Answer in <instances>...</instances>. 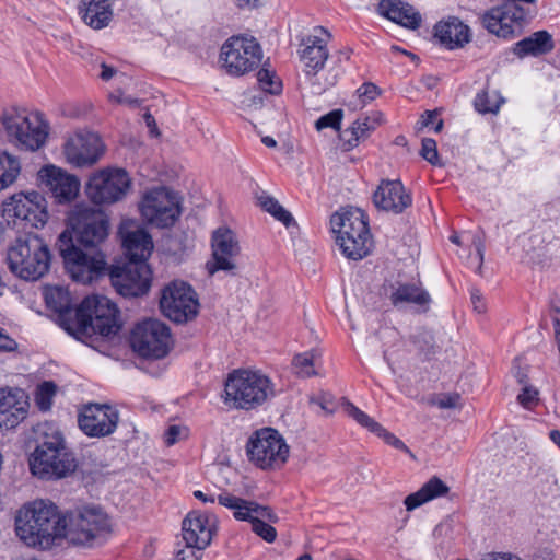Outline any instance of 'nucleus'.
Instances as JSON below:
<instances>
[{
	"instance_id": "obj_1",
	"label": "nucleus",
	"mask_w": 560,
	"mask_h": 560,
	"mask_svg": "<svg viewBox=\"0 0 560 560\" xmlns=\"http://www.w3.org/2000/svg\"><path fill=\"white\" fill-rule=\"evenodd\" d=\"M69 221L71 230L58 236L56 247L71 278L90 283L107 269L105 255L96 248L108 236V219L100 210L78 207Z\"/></svg>"
},
{
	"instance_id": "obj_2",
	"label": "nucleus",
	"mask_w": 560,
	"mask_h": 560,
	"mask_svg": "<svg viewBox=\"0 0 560 560\" xmlns=\"http://www.w3.org/2000/svg\"><path fill=\"white\" fill-rule=\"evenodd\" d=\"M47 306L58 313L63 319L73 314V319L67 325V331L79 340L94 335L110 337L118 332L119 311L107 298L93 295L85 298L79 307L72 312L68 293L59 287L45 291Z\"/></svg>"
},
{
	"instance_id": "obj_3",
	"label": "nucleus",
	"mask_w": 560,
	"mask_h": 560,
	"mask_svg": "<svg viewBox=\"0 0 560 560\" xmlns=\"http://www.w3.org/2000/svg\"><path fill=\"white\" fill-rule=\"evenodd\" d=\"M18 537L30 547L51 548L66 538L67 517L50 501L36 500L24 505L15 517Z\"/></svg>"
},
{
	"instance_id": "obj_4",
	"label": "nucleus",
	"mask_w": 560,
	"mask_h": 560,
	"mask_svg": "<svg viewBox=\"0 0 560 560\" xmlns=\"http://www.w3.org/2000/svg\"><path fill=\"white\" fill-rule=\"evenodd\" d=\"M35 433L37 445L30 459L32 474L44 480H58L71 475L77 468V460L59 428L44 422L37 425Z\"/></svg>"
},
{
	"instance_id": "obj_5",
	"label": "nucleus",
	"mask_w": 560,
	"mask_h": 560,
	"mask_svg": "<svg viewBox=\"0 0 560 560\" xmlns=\"http://www.w3.org/2000/svg\"><path fill=\"white\" fill-rule=\"evenodd\" d=\"M275 396L271 380L260 371L238 369L224 383V402L231 408L253 410Z\"/></svg>"
},
{
	"instance_id": "obj_6",
	"label": "nucleus",
	"mask_w": 560,
	"mask_h": 560,
	"mask_svg": "<svg viewBox=\"0 0 560 560\" xmlns=\"http://www.w3.org/2000/svg\"><path fill=\"white\" fill-rule=\"evenodd\" d=\"M330 224L332 232L337 234V244L347 258L360 260L369 255L372 238L362 210L350 208L336 212Z\"/></svg>"
},
{
	"instance_id": "obj_7",
	"label": "nucleus",
	"mask_w": 560,
	"mask_h": 560,
	"mask_svg": "<svg viewBox=\"0 0 560 560\" xmlns=\"http://www.w3.org/2000/svg\"><path fill=\"white\" fill-rule=\"evenodd\" d=\"M50 252L43 238L26 234L15 240L8 249L10 270L23 280H38L49 270Z\"/></svg>"
},
{
	"instance_id": "obj_8",
	"label": "nucleus",
	"mask_w": 560,
	"mask_h": 560,
	"mask_svg": "<svg viewBox=\"0 0 560 560\" xmlns=\"http://www.w3.org/2000/svg\"><path fill=\"white\" fill-rule=\"evenodd\" d=\"M1 124L8 140L20 149L34 152L46 143L49 127L38 113L10 107L3 110Z\"/></svg>"
},
{
	"instance_id": "obj_9",
	"label": "nucleus",
	"mask_w": 560,
	"mask_h": 560,
	"mask_svg": "<svg viewBox=\"0 0 560 560\" xmlns=\"http://www.w3.org/2000/svg\"><path fill=\"white\" fill-rule=\"evenodd\" d=\"M2 217L20 229L42 228L48 220L46 199L37 191L15 194L3 201Z\"/></svg>"
},
{
	"instance_id": "obj_10",
	"label": "nucleus",
	"mask_w": 560,
	"mask_h": 560,
	"mask_svg": "<svg viewBox=\"0 0 560 560\" xmlns=\"http://www.w3.org/2000/svg\"><path fill=\"white\" fill-rule=\"evenodd\" d=\"M66 517V538L73 544L85 545L106 538L112 530L108 515L98 506H83L68 513Z\"/></svg>"
},
{
	"instance_id": "obj_11",
	"label": "nucleus",
	"mask_w": 560,
	"mask_h": 560,
	"mask_svg": "<svg viewBox=\"0 0 560 560\" xmlns=\"http://www.w3.org/2000/svg\"><path fill=\"white\" fill-rule=\"evenodd\" d=\"M218 502L234 510V516L238 521H247L252 524L253 532L267 542H273L277 538V530L269 523H277V514L267 505L244 500L230 493H222Z\"/></svg>"
},
{
	"instance_id": "obj_12",
	"label": "nucleus",
	"mask_w": 560,
	"mask_h": 560,
	"mask_svg": "<svg viewBox=\"0 0 560 560\" xmlns=\"http://www.w3.org/2000/svg\"><path fill=\"white\" fill-rule=\"evenodd\" d=\"M172 343L168 326L155 318L138 323L131 331L130 345L135 352L142 358L162 359Z\"/></svg>"
},
{
	"instance_id": "obj_13",
	"label": "nucleus",
	"mask_w": 560,
	"mask_h": 560,
	"mask_svg": "<svg viewBox=\"0 0 560 560\" xmlns=\"http://www.w3.org/2000/svg\"><path fill=\"white\" fill-rule=\"evenodd\" d=\"M220 59L229 74L238 77L260 63L262 51L254 37L232 36L222 45Z\"/></svg>"
},
{
	"instance_id": "obj_14",
	"label": "nucleus",
	"mask_w": 560,
	"mask_h": 560,
	"mask_svg": "<svg viewBox=\"0 0 560 560\" xmlns=\"http://www.w3.org/2000/svg\"><path fill=\"white\" fill-rule=\"evenodd\" d=\"M249 459L262 469L281 467L289 456V446L271 428L257 431L247 444Z\"/></svg>"
},
{
	"instance_id": "obj_15",
	"label": "nucleus",
	"mask_w": 560,
	"mask_h": 560,
	"mask_svg": "<svg viewBox=\"0 0 560 560\" xmlns=\"http://www.w3.org/2000/svg\"><path fill=\"white\" fill-rule=\"evenodd\" d=\"M199 302L196 292L184 281H173L161 292L160 308L171 320L187 323L198 314Z\"/></svg>"
},
{
	"instance_id": "obj_16",
	"label": "nucleus",
	"mask_w": 560,
	"mask_h": 560,
	"mask_svg": "<svg viewBox=\"0 0 560 560\" xmlns=\"http://www.w3.org/2000/svg\"><path fill=\"white\" fill-rule=\"evenodd\" d=\"M131 186L128 173L122 168H105L93 174L86 184V195L95 205L121 200Z\"/></svg>"
},
{
	"instance_id": "obj_17",
	"label": "nucleus",
	"mask_w": 560,
	"mask_h": 560,
	"mask_svg": "<svg viewBox=\"0 0 560 560\" xmlns=\"http://www.w3.org/2000/svg\"><path fill=\"white\" fill-rule=\"evenodd\" d=\"M139 207L143 220L158 228L174 225L180 214L177 196L166 187L148 191Z\"/></svg>"
},
{
	"instance_id": "obj_18",
	"label": "nucleus",
	"mask_w": 560,
	"mask_h": 560,
	"mask_svg": "<svg viewBox=\"0 0 560 560\" xmlns=\"http://www.w3.org/2000/svg\"><path fill=\"white\" fill-rule=\"evenodd\" d=\"M109 278L117 293L126 298H137L148 293L152 272L144 261L127 260L121 265H113Z\"/></svg>"
},
{
	"instance_id": "obj_19",
	"label": "nucleus",
	"mask_w": 560,
	"mask_h": 560,
	"mask_svg": "<svg viewBox=\"0 0 560 560\" xmlns=\"http://www.w3.org/2000/svg\"><path fill=\"white\" fill-rule=\"evenodd\" d=\"M105 151L101 137L89 130H78L69 136L63 153L67 161L75 167H90L97 163Z\"/></svg>"
},
{
	"instance_id": "obj_20",
	"label": "nucleus",
	"mask_w": 560,
	"mask_h": 560,
	"mask_svg": "<svg viewBox=\"0 0 560 560\" xmlns=\"http://www.w3.org/2000/svg\"><path fill=\"white\" fill-rule=\"evenodd\" d=\"M119 422L118 410L107 404H88L78 415L80 430L90 438H104L113 434Z\"/></svg>"
},
{
	"instance_id": "obj_21",
	"label": "nucleus",
	"mask_w": 560,
	"mask_h": 560,
	"mask_svg": "<svg viewBox=\"0 0 560 560\" xmlns=\"http://www.w3.org/2000/svg\"><path fill=\"white\" fill-rule=\"evenodd\" d=\"M212 258L206 268L210 276L218 271L236 275L235 259L240 255V245L234 232L228 228H219L212 235Z\"/></svg>"
},
{
	"instance_id": "obj_22",
	"label": "nucleus",
	"mask_w": 560,
	"mask_h": 560,
	"mask_svg": "<svg viewBox=\"0 0 560 560\" xmlns=\"http://www.w3.org/2000/svg\"><path fill=\"white\" fill-rule=\"evenodd\" d=\"M383 290L396 308L413 305L420 313H427L430 308L431 296L419 281L396 280L385 284Z\"/></svg>"
},
{
	"instance_id": "obj_23",
	"label": "nucleus",
	"mask_w": 560,
	"mask_h": 560,
	"mask_svg": "<svg viewBox=\"0 0 560 560\" xmlns=\"http://www.w3.org/2000/svg\"><path fill=\"white\" fill-rule=\"evenodd\" d=\"M526 11L514 2H504L487 11L482 16L483 26L499 37L508 38L514 33V25L526 19Z\"/></svg>"
},
{
	"instance_id": "obj_24",
	"label": "nucleus",
	"mask_w": 560,
	"mask_h": 560,
	"mask_svg": "<svg viewBox=\"0 0 560 560\" xmlns=\"http://www.w3.org/2000/svg\"><path fill=\"white\" fill-rule=\"evenodd\" d=\"M39 179L57 202L63 203L74 199L79 192L80 183L75 176L63 172L54 165L43 167L38 172Z\"/></svg>"
},
{
	"instance_id": "obj_25",
	"label": "nucleus",
	"mask_w": 560,
	"mask_h": 560,
	"mask_svg": "<svg viewBox=\"0 0 560 560\" xmlns=\"http://www.w3.org/2000/svg\"><path fill=\"white\" fill-rule=\"evenodd\" d=\"M28 412V401L21 389H0V430L13 429Z\"/></svg>"
},
{
	"instance_id": "obj_26",
	"label": "nucleus",
	"mask_w": 560,
	"mask_h": 560,
	"mask_svg": "<svg viewBox=\"0 0 560 560\" xmlns=\"http://www.w3.org/2000/svg\"><path fill=\"white\" fill-rule=\"evenodd\" d=\"M375 206L385 211L401 213L412 203L400 180H382L373 195Z\"/></svg>"
},
{
	"instance_id": "obj_27",
	"label": "nucleus",
	"mask_w": 560,
	"mask_h": 560,
	"mask_svg": "<svg viewBox=\"0 0 560 560\" xmlns=\"http://www.w3.org/2000/svg\"><path fill=\"white\" fill-rule=\"evenodd\" d=\"M183 539L189 548L205 549L212 539L208 518L199 512L189 513L183 521Z\"/></svg>"
},
{
	"instance_id": "obj_28",
	"label": "nucleus",
	"mask_w": 560,
	"mask_h": 560,
	"mask_svg": "<svg viewBox=\"0 0 560 560\" xmlns=\"http://www.w3.org/2000/svg\"><path fill=\"white\" fill-rule=\"evenodd\" d=\"M119 234L121 235L127 260L147 262L153 249L151 235L143 229L125 231L124 228H120Z\"/></svg>"
},
{
	"instance_id": "obj_29",
	"label": "nucleus",
	"mask_w": 560,
	"mask_h": 560,
	"mask_svg": "<svg viewBox=\"0 0 560 560\" xmlns=\"http://www.w3.org/2000/svg\"><path fill=\"white\" fill-rule=\"evenodd\" d=\"M301 46L300 59L304 65V71L307 75H315L323 69L329 56L326 42L317 36H307Z\"/></svg>"
},
{
	"instance_id": "obj_30",
	"label": "nucleus",
	"mask_w": 560,
	"mask_h": 560,
	"mask_svg": "<svg viewBox=\"0 0 560 560\" xmlns=\"http://www.w3.org/2000/svg\"><path fill=\"white\" fill-rule=\"evenodd\" d=\"M378 11L388 20L405 27L416 30L421 24V15L410 4L400 0H382Z\"/></svg>"
},
{
	"instance_id": "obj_31",
	"label": "nucleus",
	"mask_w": 560,
	"mask_h": 560,
	"mask_svg": "<svg viewBox=\"0 0 560 560\" xmlns=\"http://www.w3.org/2000/svg\"><path fill=\"white\" fill-rule=\"evenodd\" d=\"M435 37L450 49L463 47L470 40L469 27L457 18L435 25Z\"/></svg>"
},
{
	"instance_id": "obj_32",
	"label": "nucleus",
	"mask_w": 560,
	"mask_h": 560,
	"mask_svg": "<svg viewBox=\"0 0 560 560\" xmlns=\"http://www.w3.org/2000/svg\"><path fill=\"white\" fill-rule=\"evenodd\" d=\"M555 49V42L552 35L548 31H537L529 36L517 42L513 47V52L518 58L526 56H542L551 52Z\"/></svg>"
},
{
	"instance_id": "obj_33",
	"label": "nucleus",
	"mask_w": 560,
	"mask_h": 560,
	"mask_svg": "<svg viewBox=\"0 0 560 560\" xmlns=\"http://www.w3.org/2000/svg\"><path fill=\"white\" fill-rule=\"evenodd\" d=\"M450 488L438 477H432L418 491L405 498L407 511H413L422 504L447 494Z\"/></svg>"
},
{
	"instance_id": "obj_34",
	"label": "nucleus",
	"mask_w": 560,
	"mask_h": 560,
	"mask_svg": "<svg viewBox=\"0 0 560 560\" xmlns=\"http://www.w3.org/2000/svg\"><path fill=\"white\" fill-rule=\"evenodd\" d=\"M21 171L20 161L7 151L0 152V190L12 185Z\"/></svg>"
},
{
	"instance_id": "obj_35",
	"label": "nucleus",
	"mask_w": 560,
	"mask_h": 560,
	"mask_svg": "<svg viewBox=\"0 0 560 560\" xmlns=\"http://www.w3.org/2000/svg\"><path fill=\"white\" fill-rule=\"evenodd\" d=\"M318 358V353L314 350L296 354L292 361L294 373L300 377H311L316 375L317 373L314 366Z\"/></svg>"
},
{
	"instance_id": "obj_36",
	"label": "nucleus",
	"mask_w": 560,
	"mask_h": 560,
	"mask_svg": "<svg viewBox=\"0 0 560 560\" xmlns=\"http://www.w3.org/2000/svg\"><path fill=\"white\" fill-rule=\"evenodd\" d=\"M503 103L504 98L498 92L490 95L488 90H482L476 95L474 106L480 114H497Z\"/></svg>"
},
{
	"instance_id": "obj_37",
	"label": "nucleus",
	"mask_w": 560,
	"mask_h": 560,
	"mask_svg": "<svg viewBox=\"0 0 560 560\" xmlns=\"http://www.w3.org/2000/svg\"><path fill=\"white\" fill-rule=\"evenodd\" d=\"M412 343L418 350L419 354L424 359H430L436 353V345L434 336L431 331L421 329L411 336Z\"/></svg>"
},
{
	"instance_id": "obj_38",
	"label": "nucleus",
	"mask_w": 560,
	"mask_h": 560,
	"mask_svg": "<svg viewBox=\"0 0 560 560\" xmlns=\"http://www.w3.org/2000/svg\"><path fill=\"white\" fill-rule=\"evenodd\" d=\"M384 122V115L381 112H372L370 115L359 117L353 121V129L365 140L370 135Z\"/></svg>"
},
{
	"instance_id": "obj_39",
	"label": "nucleus",
	"mask_w": 560,
	"mask_h": 560,
	"mask_svg": "<svg viewBox=\"0 0 560 560\" xmlns=\"http://www.w3.org/2000/svg\"><path fill=\"white\" fill-rule=\"evenodd\" d=\"M56 385L52 382H43L37 386L35 393V402L42 411L50 409L52 398L56 395Z\"/></svg>"
},
{
	"instance_id": "obj_40",
	"label": "nucleus",
	"mask_w": 560,
	"mask_h": 560,
	"mask_svg": "<svg viewBox=\"0 0 560 560\" xmlns=\"http://www.w3.org/2000/svg\"><path fill=\"white\" fill-rule=\"evenodd\" d=\"M346 410L348 415L353 418L360 425L366 428L372 433L382 432V424L376 422L373 418L360 410L351 402H347Z\"/></svg>"
},
{
	"instance_id": "obj_41",
	"label": "nucleus",
	"mask_w": 560,
	"mask_h": 560,
	"mask_svg": "<svg viewBox=\"0 0 560 560\" xmlns=\"http://www.w3.org/2000/svg\"><path fill=\"white\" fill-rule=\"evenodd\" d=\"M257 82L264 92L270 94H279L282 90L281 81L276 77L275 72L265 68L258 71Z\"/></svg>"
},
{
	"instance_id": "obj_42",
	"label": "nucleus",
	"mask_w": 560,
	"mask_h": 560,
	"mask_svg": "<svg viewBox=\"0 0 560 560\" xmlns=\"http://www.w3.org/2000/svg\"><path fill=\"white\" fill-rule=\"evenodd\" d=\"M343 113L341 109H334L328 114L319 117L315 122V128L320 131L325 128L339 129Z\"/></svg>"
},
{
	"instance_id": "obj_43",
	"label": "nucleus",
	"mask_w": 560,
	"mask_h": 560,
	"mask_svg": "<svg viewBox=\"0 0 560 560\" xmlns=\"http://www.w3.org/2000/svg\"><path fill=\"white\" fill-rule=\"evenodd\" d=\"M380 94L381 89L372 82H365L357 90V95L361 106L374 101Z\"/></svg>"
},
{
	"instance_id": "obj_44",
	"label": "nucleus",
	"mask_w": 560,
	"mask_h": 560,
	"mask_svg": "<svg viewBox=\"0 0 560 560\" xmlns=\"http://www.w3.org/2000/svg\"><path fill=\"white\" fill-rule=\"evenodd\" d=\"M420 154L430 164H432V165L440 164L436 142L434 139H431V138L422 139Z\"/></svg>"
},
{
	"instance_id": "obj_45",
	"label": "nucleus",
	"mask_w": 560,
	"mask_h": 560,
	"mask_svg": "<svg viewBox=\"0 0 560 560\" xmlns=\"http://www.w3.org/2000/svg\"><path fill=\"white\" fill-rule=\"evenodd\" d=\"M538 390L530 386L524 385L522 392L517 395V401L527 409H532L534 406L538 404Z\"/></svg>"
},
{
	"instance_id": "obj_46",
	"label": "nucleus",
	"mask_w": 560,
	"mask_h": 560,
	"mask_svg": "<svg viewBox=\"0 0 560 560\" xmlns=\"http://www.w3.org/2000/svg\"><path fill=\"white\" fill-rule=\"evenodd\" d=\"M311 402L316 404L326 415H331L337 408L336 398L330 393H320L316 397L311 398Z\"/></svg>"
},
{
	"instance_id": "obj_47",
	"label": "nucleus",
	"mask_w": 560,
	"mask_h": 560,
	"mask_svg": "<svg viewBox=\"0 0 560 560\" xmlns=\"http://www.w3.org/2000/svg\"><path fill=\"white\" fill-rule=\"evenodd\" d=\"M188 429L186 427L173 424L167 428L164 433L165 443L171 446L177 443L178 441L187 438Z\"/></svg>"
},
{
	"instance_id": "obj_48",
	"label": "nucleus",
	"mask_w": 560,
	"mask_h": 560,
	"mask_svg": "<svg viewBox=\"0 0 560 560\" xmlns=\"http://www.w3.org/2000/svg\"><path fill=\"white\" fill-rule=\"evenodd\" d=\"M340 139L343 142L345 150H351L355 148L360 141H363L359 136V131L353 129V125L341 132Z\"/></svg>"
},
{
	"instance_id": "obj_49",
	"label": "nucleus",
	"mask_w": 560,
	"mask_h": 560,
	"mask_svg": "<svg viewBox=\"0 0 560 560\" xmlns=\"http://www.w3.org/2000/svg\"><path fill=\"white\" fill-rule=\"evenodd\" d=\"M376 435L382 438L387 444L392 445L393 447L400 450L410 456H413L409 447L397 436H395L393 433L388 432L386 429L382 427V432H376Z\"/></svg>"
},
{
	"instance_id": "obj_50",
	"label": "nucleus",
	"mask_w": 560,
	"mask_h": 560,
	"mask_svg": "<svg viewBox=\"0 0 560 560\" xmlns=\"http://www.w3.org/2000/svg\"><path fill=\"white\" fill-rule=\"evenodd\" d=\"M459 400L458 394H446L438 398L434 404L441 409H452L459 406Z\"/></svg>"
},
{
	"instance_id": "obj_51",
	"label": "nucleus",
	"mask_w": 560,
	"mask_h": 560,
	"mask_svg": "<svg viewBox=\"0 0 560 560\" xmlns=\"http://www.w3.org/2000/svg\"><path fill=\"white\" fill-rule=\"evenodd\" d=\"M270 214L282 222L287 228L295 223L292 214L287 211L280 203L278 207H276L275 211L270 212Z\"/></svg>"
},
{
	"instance_id": "obj_52",
	"label": "nucleus",
	"mask_w": 560,
	"mask_h": 560,
	"mask_svg": "<svg viewBox=\"0 0 560 560\" xmlns=\"http://www.w3.org/2000/svg\"><path fill=\"white\" fill-rule=\"evenodd\" d=\"M18 348L16 341L10 336L0 331V350L1 351H14Z\"/></svg>"
},
{
	"instance_id": "obj_53",
	"label": "nucleus",
	"mask_w": 560,
	"mask_h": 560,
	"mask_svg": "<svg viewBox=\"0 0 560 560\" xmlns=\"http://www.w3.org/2000/svg\"><path fill=\"white\" fill-rule=\"evenodd\" d=\"M259 206L267 212H271V211H275L276 210V207L279 206V202L278 200H276L273 197L271 196H260L259 199Z\"/></svg>"
},
{
	"instance_id": "obj_54",
	"label": "nucleus",
	"mask_w": 560,
	"mask_h": 560,
	"mask_svg": "<svg viewBox=\"0 0 560 560\" xmlns=\"http://www.w3.org/2000/svg\"><path fill=\"white\" fill-rule=\"evenodd\" d=\"M471 303L474 305V310L478 313H483L486 310V305L482 301L481 293L479 290L471 291Z\"/></svg>"
},
{
	"instance_id": "obj_55",
	"label": "nucleus",
	"mask_w": 560,
	"mask_h": 560,
	"mask_svg": "<svg viewBox=\"0 0 560 560\" xmlns=\"http://www.w3.org/2000/svg\"><path fill=\"white\" fill-rule=\"evenodd\" d=\"M481 560H522V559L512 553L493 552V553L486 555Z\"/></svg>"
},
{
	"instance_id": "obj_56",
	"label": "nucleus",
	"mask_w": 560,
	"mask_h": 560,
	"mask_svg": "<svg viewBox=\"0 0 560 560\" xmlns=\"http://www.w3.org/2000/svg\"><path fill=\"white\" fill-rule=\"evenodd\" d=\"M472 243H474V245L476 247L477 256H478V259H479V265H478L477 271L480 272L481 265H482L483 257H485V245H483V242L481 241L480 237H474Z\"/></svg>"
},
{
	"instance_id": "obj_57",
	"label": "nucleus",
	"mask_w": 560,
	"mask_h": 560,
	"mask_svg": "<svg viewBox=\"0 0 560 560\" xmlns=\"http://www.w3.org/2000/svg\"><path fill=\"white\" fill-rule=\"evenodd\" d=\"M236 5L241 9H255L265 3L266 0H235Z\"/></svg>"
},
{
	"instance_id": "obj_58",
	"label": "nucleus",
	"mask_w": 560,
	"mask_h": 560,
	"mask_svg": "<svg viewBox=\"0 0 560 560\" xmlns=\"http://www.w3.org/2000/svg\"><path fill=\"white\" fill-rule=\"evenodd\" d=\"M187 550H179L176 555V560H198L195 548L187 547Z\"/></svg>"
},
{
	"instance_id": "obj_59",
	"label": "nucleus",
	"mask_w": 560,
	"mask_h": 560,
	"mask_svg": "<svg viewBox=\"0 0 560 560\" xmlns=\"http://www.w3.org/2000/svg\"><path fill=\"white\" fill-rule=\"evenodd\" d=\"M101 68L102 72L100 73V77L104 81L110 80L116 73V69L114 67L106 65L105 62L101 63Z\"/></svg>"
},
{
	"instance_id": "obj_60",
	"label": "nucleus",
	"mask_w": 560,
	"mask_h": 560,
	"mask_svg": "<svg viewBox=\"0 0 560 560\" xmlns=\"http://www.w3.org/2000/svg\"><path fill=\"white\" fill-rule=\"evenodd\" d=\"M435 118H436L435 112L427 110L422 114L419 124L421 125V128H425V127H429L430 125H432Z\"/></svg>"
},
{
	"instance_id": "obj_61",
	"label": "nucleus",
	"mask_w": 560,
	"mask_h": 560,
	"mask_svg": "<svg viewBox=\"0 0 560 560\" xmlns=\"http://www.w3.org/2000/svg\"><path fill=\"white\" fill-rule=\"evenodd\" d=\"M109 100L113 102H116V103H125V104H129V105L138 103L137 100H133L130 97H124L121 92H119V94H115V93L110 94Z\"/></svg>"
},
{
	"instance_id": "obj_62",
	"label": "nucleus",
	"mask_w": 560,
	"mask_h": 560,
	"mask_svg": "<svg viewBox=\"0 0 560 560\" xmlns=\"http://www.w3.org/2000/svg\"><path fill=\"white\" fill-rule=\"evenodd\" d=\"M144 120L147 122V126L150 129L151 135L158 136L159 132H158V127H156V122H155L154 117L151 114L147 113L144 115Z\"/></svg>"
},
{
	"instance_id": "obj_63",
	"label": "nucleus",
	"mask_w": 560,
	"mask_h": 560,
	"mask_svg": "<svg viewBox=\"0 0 560 560\" xmlns=\"http://www.w3.org/2000/svg\"><path fill=\"white\" fill-rule=\"evenodd\" d=\"M194 495H195V498H197V499H199V500H201L202 502H206V503H207V502H209V503H214V501H215V499H214V497H213V495H207V494H205V493H203L202 491H200V490H196V491L194 492Z\"/></svg>"
},
{
	"instance_id": "obj_64",
	"label": "nucleus",
	"mask_w": 560,
	"mask_h": 560,
	"mask_svg": "<svg viewBox=\"0 0 560 560\" xmlns=\"http://www.w3.org/2000/svg\"><path fill=\"white\" fill-rule=\"evenodd\" d=\"M550 440L560 447V431L551 430L549 433Z\"/></svg>"
}]
</instances>
